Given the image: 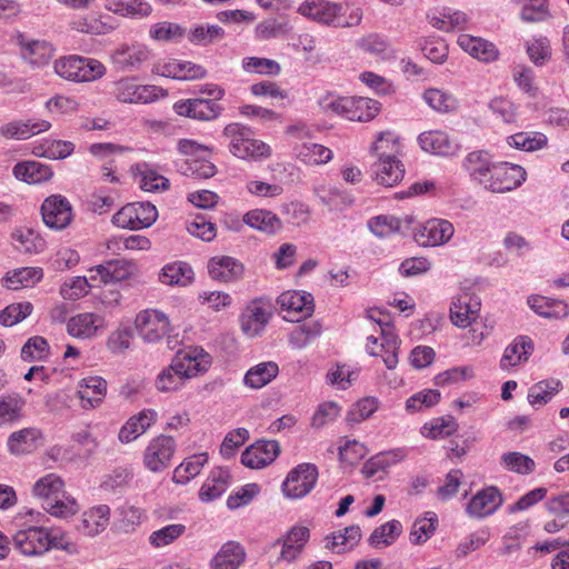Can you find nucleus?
Listing matches in <instances>:
<instances>
[{
	"label": "nucleus",
	"instance_id": "obj_32",
	"mask_svg": "<svg viewBox=\"0 0 569 569\" xmlns=\"http://www.w3.org/2000/svg\"><path fill=\"white\" fill-rule=\"evenodd\" d=\"M157 416L153 409H143L129 418L118 433L119 441L129 443L136 440L156 422Z\"/></svg>",
	"mask_w": 569,
	"mask_h": 569
},
{
	"label": "nucleus",
	"instance_id": "obj_27",
	"mask_svg": "<svg viewBox=\"0 0 569 569\" xmlns=\"http://www.w3.org/2000/svg\"><path fill=\"white\" fill-rule=\"evenodd\" d=\"M418 143L423 151L440 157H452L460 150V144L441 130H430L420 133L418 136Z\"/></svg>",
	"mask_w": 569,
	"mask_h": 569
},
{
	"label": "nucleus",
	"instance_id": "obj_22",
	"mask_svg": "<svg viewBox=\"0 0 569 569\" xmlns=\"http://www.w3.org/2000/svg\"><path fill=\"white\" fill-rule=\"evenodd\" d=\"M453 224L445 219H430L415 232V240L422 247H436L447 243L453 236Z\"/></svg>",
	"mask_w": 569,
	"mask_h": 569
},
{
	"label": "nucleus",
	"instance_id": "obj_40",
	"mask_svg": "<svg viewBox=\"0 0 569 569\" xmlns=\"http://www.w3.org/2000/svg\"><path fill=\"white\" fill-rule=\"evenodd\" d=\"M533 351V341L528 336H518L503 351L500 360L502 369L515 367L528 360Z\"/></svg>",
	"mask_w": 569,
	"mask_h": 569
},
{
	"label": "nucleus",
	"instance_id": "obj_9",
	"mask_svg": "<svg viewBox=\"0 0 569 569\" xmlns=\"http://www.w3.org/2000/svg\"><path fill=\"white\" fill-rule=\"evenodd\" d=\"M112 96L122 103H151L160 97L167 96V91L157 86L138 84L132 78H123L112 86Z\"/></svg>",
	"mask_w": 569,
	"mask_h": 569
},
{
	"label": "nucleus",
	"instance_id": "obj_18",
	"mask_svg": "<svg viewBox=\"0 0 569 569\" xmlns=\"http://www.w3.org/2000/svg\"><path fill=\"white\" fill-rule=\"evenodd\" d=\"M178 116L188 117L200 121H212L219 118L223 107L216 99L193 98L182 99L173 104Z\"/></svg>",
	"mask_w": 569,
	"mask_h": 569
},
{
	"label": "nucleus",
	"instance_id": "obj_52",
	"mask_svg": "<svg viewBox=\"0 0 569 569\" xmlns=\"http://www.w3.org/2000/svg\"><path fill=\"white\" fill-rule=\"evenodd\" d=\"M24 405V399L18 393L0 396V426L18 422Z\"/></svg>",
	"mask_w": 569,
	"mask_h": 569
},
{
	"label": "nucleus",
	"instance_id": "obj_59",
	"mask_svg": "<svg viewBox=\"0 0 569 569\" xmlns=\"http://www.w3.org/2000/svg\"><path fill=\"white\" fill-rule=\"evenodd\" d=\"M40 437L37 428H23L14 431L8 439V447L12 453H23L30 451L34 447V442Z\"/></svg>",
	"mask_w": 569,
	"mask_h": 569
},
{
	"label": "nucleus",
	"instance_id": "obj_37",
	"mask_svg": "<svg viewBox=\"0 0 569 569\" xmlns=\"http://www.w3.org/2000/svg\"><path fill=\"white\" fill-rule=\"evenodd\" d=\"M230 473L226 468H214L199 490L202 502H211L220 498L229 487Z\"/></svg>",
	"mask_w": 569,
	"mask_h": 569
},
{
	"label": "nucleus",
	"instance_id": "obj_7",
	"mask_svg": "<svg viewBox=\"0 0 569 569\" xmlns=\"http://www.w3.org/2000/svg\"><path fill=\"white\" fill-rule=\"evenodd\" d=\"M526 178L527 172L521 166L496 162L481 186L491 192L505 193L520 187Z\"/></svg>",
	"mask_w": 569,
	"mask_h": 569
},
{
	"label": "nucleus",
	"instance_id": "obj_60",
	"mask_svg": "<svg viewBox=\"0 0 569 569\" xmlns=\"http://www.w3.org/2000/svg\"><path fill=\"white\" fill-rule=\"evenodd\" d=\"M426 103L438 112H451L458 107L457 99L449 92L430 88L423 92Z\"/></svg>",
	"mask_w": 569,
	"mask_h": 569
},
{
	"label": "nucleus",
	"instance_id": "obj_26",
	"mask_svg": "<svg viewBox=\"0 0 569 569\" xmlns=\"http://www.w3.org/2000/svg\"><path fill=\"white\" fill-rule=\"evenodd\" d=\"M106 320L93 312L78 313L67 322L68 333L77 339H92L106 329Z\"/></svg>",
	"mask_w": 569,
	"mask_h": 569
},
{
	"label": "nucleus",
	"instance_id": "obj_57",
	"mask_svg": "<svg viewBox=\"0 0 569 569\" xmlns=\"http://www.w3.org/2000/svg\"><path fill=\"white\" fill-rule=\"evenodd\" d=\"M104 8L124 17H147L151 13V6L141 0H106Z\"/></svg>",
	"mask_w": 569,
	"mask_h": 569
},
{
	"label": "nucleus",
	"instance_id": "obj_36",
	"mask_svg": "<svg viewBox=\"0 0 569 569\" xmlns=\"http://www.w3.org/2000/svg\"><path fill=\"white\" fill-rule=\"evenodd\" d=\"M132 172L136 181L144 191L154 192L169 188V180L160 174L151 163L138 162L132 167Z\"/></svg>",
	"mask_w": 569,
	"mask_h": 569
},
{
	"label": "nucleus",
	"instance_id": "obj_3",
	"mask_svg": "<svg viewBox=\"0 0 569 569\" xmlns=\"http://www.w3.org/2000/svg\"><path fill=\"white\" fill-rule=\"evenodd\" d=\"M318 103L326 113L360 122L372 120L379 113L381 107L377 100L370 98L339 97L330 92L320 97Z\"/></svg>",
	"mask_w": 569,
	"mask_h": 569
},
{
	"label": "nucleus",
	"instance_id": "obj_53",
	"mask_svg": "<svg viewBox=\"0 0 569 569\" xmlns=\"http://www.w3.org/2000/svg\"><path fill=\"white\" fill-rule=\"evenodd\" d=\"M402 523L392 519L377 527L368 539V543L373 548L391 546L401 535Z\"/></svg>",
	"mask_w": 569,
	"mask_h": 569
},
{
	"label": "nucleus",
	"instance_id": "obj_55",
	"mask_svg": "<svg viewBox=\"0 0 569 569\" xmlns=\"http://www.w3.org/2000/svg\"><path fill=\"white\" fill-rule=\"evenodd\" d=\"M458 430V422L448 415L433 418L421 427V435L428 439H442L453 435Z\"/></svg>",
	"mask_w": 569,
	"mask_h": 569
},
{
	"label": "nucleus",
	"instance_id": "obj_1",
	"mask_svg": "<svg viewBox=\"0 0 569 569\" xmlns=\"http://www.w3.org/2000/svg\"><path fill=\"white\" fill-rule=\"evenodd\" d=\"M378 159L370 168L371 178L380 186L393 187L402 180L405 166L397 158L399 139L390 132H381L372 144Z\"/></svg>",
	"mask_w": 569,
	"mask_h": 569
},
{
	"label": "nucleus",
	"instance_id": "obj_54",
	"mask_svg": "<svg viewBox=\"0 0 569 569\" xmlns=\"http://www.w3.org/2000/svg\"><path fill=\"white\" fill-rule=\"evenodd\" d=\"M295 150L297 158L309 166L323 164L332 159V151L318 143L305 142Z\"/></svg>",
	"mask_w": 569,
	"mask_h": 569
},
{
	"label": "nucleus",
	"instance_id": "obj_44",
	"mask_svg": "<svg viewBox=\"0 0 569 569\" xmlns=\"http://www.w3.org/2000/svg\"><path fill=\"white\" fill-rule=\"evenodd\" d=\"M279 373L274 361H264L251 367L243 377V383L250 389H260L270 383Z\"/></svg>",
	"mask_w": 569,
	"mask_h": 569
},
{
	"label": "nucleus",
	"instance_id": "obj_4",
	"mask_svg": "<svg viewBox=\"0 0 569 569\" xmlns=\"http://www.w3.org/2000/svg\"><path fill=\"white\" fill-rule=\"evenodd\" d=\"M64 482L56 473H48L36 481L33 495L43 499V508L52 516L67 518L78 511L74 498L67 496Z\"/></svg>",
	"mask_w": 569,
	"mask_h": 569
},
{
	"label": "nucleus",
	"instance_id": "obj_61",
	"mask_svg": "<svg viewBox=\"0 0 569 569\" xmlns=\"http://www.w3.org/2000/svg\"><path fill=\"white\" fill-rule=\"evenodd\" d=\"M509 146L525 151H536L542 149L548 139L540 132H518L507 138Z\"/></svg>",
	"mask_w": 569,
	"mask_h": 569
},
{
	"label": "nucleus",
	"instance_id": "obj_12",
	"mask_svg": "<svg viewBox=\"0 0 569 569\" xmlns=\"http://www.w3.org/2000/svg\"><path fill=\"white\" fill-rule=\"evenodd\" d=\"M134 328L139 337L147 343H157L173 331L168 316L158 309L140 311L134 319Z\"/></svg>",
	"mask_w": 569,
	"mask_h": 569
},
{
	"label": "nucleus",
	"instance_id": "obj_25",
	"mask_svg": "<svg viewBox=\"0 0 569 569\" xmlns=\"http://www.w3.org/2000/svg\"><path fill=\"white\" fill-rule=\"evenodd\" d=\"M279 450L277 441L259 440L242 452L241 463L250 469H262L276 460Z\"/></svg>",
	"mask_w": 569,
	"mask_h": 569
},
{
	"label": "nucleus",
	"instance_id": "obj_47",
	"mask_svg": "<svg viewBox=\"0 0 569 569\" xmlns=\"http://www.w3.org/2000/svg\"><path fill=\"white\" fill-rule=\"evenodd\" d=\"M243 221L249 227L267 234H274L282 229V222L278 216L269 210L254 209L243 216Z\"/></svg>",
	"mask_w": 569,
	"mask_h": 569
},
{
	"label": "nucleus",
	"instance_id": "obj_63",
	"mask_svg": "<svg viewBox=\"0 0 569 569\" xmlns=\"http://www.w3.org/2000/svg\"><path fill=\"white\" fill-rule=\"evenodd\" d=\"M187 527L182 523L167 525L149 536V542L154 548H163L171 545L184 535Z\"/></svg>",
	"mask_w": 569,
	"mask_h": 569
},
{
	"label": "nucleus",
	"instance_id": "obj_48",
	"mask_svg": "<svg viewBox=\"0 0 569 569\" xmlns=\"http://www.w3.org/2000/svg\"><path fill=\"white\" fill-rule=\"evenodd\" d=\"M193 280L194 272L192 267L183 261L168 263L159 273V281L162 284H188Z\"/></svg>",
	"mask_w": 569,
	"mask_h": 569
},
{
	"label": "nucleus",
	"instance_id": "obj_45",
	"mask_svg": "<svg viewBox=\"0 0 569 569\" xmlns=\"http://www.w3.org/2000/svg\"><path fill=\"white\" fill-rule=\"evenodd\" d=\"M529 307L539 316L545 318H565L569 315L568 305L558 299L545 296H530Z\"/></svg>",
	"mask_w": 569,
	"mask_h": 569
},
{
	"label": "nucleus",
	"instance_id": "obj_5",
	"mask_svg": "<svg viewBox=\"0 0 569 569\" xmlns=\"http://www.w3.org/2000/svg\"><path fill=\"white\" fill-rule=\"evenodd\" d=\"M230 152L244 160H259L270 156V147L253 138L250 128L239 123H230L223 130Z\"/></svg>",
	"mask_w": 569,
	"mask_h": 569
},
{
	"label": "nucleus",
	"instance_id": "obj_19",
	"mask_svg": "<svg viewBox=\"0 0 569 569\" xmlns=\"http://www.w3.org/2000/svg\"><path fill=\"white\" fill-rule=\"evenodd\" d=\"M502 492L495 486H488L470 499L466 507V513L470 518L485 519L492 516L503 503Z\"/></svg>",
	"mask_w": 569,
	"mask_h": 569
},
{
	"label": "nucleus",
	"instance_id": "obj_28",
	"mask_svg": "<svg viewBox=\"0 0 569 569\" xmlns=\"http://www.w3.org/2000/svg\"><path fill=\"white\" fill-rule=\"evenodd\" d=\"M50 128L51 123L42 119L12 120L0 126V136L8 140H27Z\"/></svg>",
	"mask_w": 569,
	"mask_h": 569
},
{
	"label": "nucleus",
	"instance_id": "obj_16",
	"mask_svg": "<svg viewBox=\"0 0 569 569\" xmlns=\"http://www.w3.org/2000/svg\"><path fill=\"white\" fill-rule=\"evenodd\" d=\"M172 362L173 368H177L184 379H190L208 371L211 366V357L201 347H189L179 350Z\"/></svg>",
	"mask_w": 569,
	"mask_h": 569
},
{
	"label": "nucleus",
	"instance_id": "obj_15",
	"mask_svg": "<svg viewBox=\"0 0 569 569\" xmlns=\"http://www.w3.org/2000/svg\"><path fill=\"white\" fill-rule=\"evenodd\" d=\"M176 440L171 436L154 437L143 452L144 467L154 473L166 470L176 452Z\"/></svg>",
	"mask_w": 569,
	"mask_h": 569
},
{
	"label": "nucleus",
	"instance_id": "obj_41",
	"mask_svg": "<svg viewBox=\"0 0 569 569\" xmlns=\"http://www.w3.org/2000/svg\"><path fill=\"white\" fill-rule=\"evenodd\" d=\"M361 539V529L357 525L346 527L343 531L332 532L325 537V548L337 553L353 549Z\"/></svg>",
	"mask_w": 569,
	"mask_h": 569
},
{
	"label": "nucleus",
	"instance_id": "obj_64",
	"mask_svg": "<svg viewBox=\"0 0 569 569\" xmlns=\"http://www.w3.org/2000/svg\"><path fill=\"white\" fill-rule=\"evenodd\" d=\"M186 33V29L178 23L162 21L150 27L149 34L157 41H180Z\"/></svg>",
	"mask_w": 569,
	"mask_h": 569
},
{
	"label": "nucleus",
	"instance_id": "obj_23",
	"mask_svg": "<svg viewBox=\"0 0 569 569\" xmlns=\"http://www.w3.org/2000/svg\"><path fill=\"white\" fill-rule=\"evenodd\" d=\"M152 73L176 80H194L204 78L207 70L190 61L169 59L156 63Z\"/></svg>",
	"mask_w": 569,
	"mask_h": 569
},
{
	"label": "nucleus",
	"instance_id": "obj_20",
	"mask_svg": "<svg viewBox=\"0 0 569 569\" xmlns=\"http://www.w3.org/2000/svg\"><path fill=\"white\" fill-rule=\"evenodd\" d=\"M42 220L54 230L67 228L72 220V208L67 198L60 194L48 197L41 206Z\"/></svg>",
	"mask_w": 569,
	"mask_h": 569
},
{
	"label": "nucleus",
	"instance_id": "obj_8",
	"mask_svg": "<svg viewBox=\"0 0 569 569\" xmlns=\"http://www.w3.org/2000/svg\"><path fill=\"white\" fill-rule=\"evenodd\" d=\"M378 326L382 342L378 343L377 337L369 336L367 338L366 349L370 356H380L386 367L392 370L398 365L400 340L395 332L393 326L388 321L378 320Z\"/></svg>",
	"mask_w": 569,
	"mask_h": 569
},
{
	"label": "nucleus",
	"instance_id": "obj_38",
	"mask_svg": "<svg viewBox=\"0 0 569 569\" xmlns=\"http://www.w3.org/2000/svg\"><path fill=\"white\" fill-rule=\"evenodd\" d=\"M458 44L463 51L480 61L491 62L498 58V50L496 46L482 38L472 37L466 33L460 34L458 37Z\"/></svg>",
	"mask_w": 569,
	"mask_h": 569
},
{
	"label": "nucleus",
	"instance_id": "obj_56",
	"mask_svg": "<svg viewBox=\"0 0 569 569\" xmlns=\"http://www.w3.org/2000/svg\"><path fill=\"white\" fill-rule=\"evenodd\" d=\"M74 151V144L66 140H44L36 144L32 153L52 160H60L69 157Z\"/></svg>",
	"mask_w": 569,
	"mask_h": 569
},
{
	"label": "nucleus",
	"instance_id": "obj_35",
	"mask_svg": "<svg viewBox=\"0 0 569 569\" xmlns=\"http://www.w3.org/2000/svg\"><path fill=\"white\" fill-rule=\"evenodd\" d=\"M107 393V382L98 376L83 378L79 382L78 396L83 409L98 407Z\"/></svg>",
	"mask_w": 569,
	"mask_h": 569
},
{
	"label": "nucleus",
	"instance_id": "obj_29",
	"mask_svg": "<svg viewBox=\"0 0 569 569\" xmlns=\"http://www.w3.org/2000/svg\"><path fill=\"white\" fill-rule=\"evenodd\" d=\"M149 56L150 52L143 44L123 43L111 53V60L118 70L132 71L147 61Z\"/></svg>",
	"mask_w": 569,
	"mask_h": 569
},
{
	"label": "nucleus",
	"instance_id": "obj_62",
	"mask_svg": "<svg viewBox=\"0 0 569 569\" xmlns=\"http://www.w3.org/2000/svg\"><path fill=\"white\" fill-rule=\"evenodd\" d=\"M521 6L520 18L525 22H540L549 17L548 0H513Z\"/></svg>",
	"mask_w": 569,
	"mask_h": 569
},
{
	"label": "nucleus",
	"instance_id": "obj_50",
	"mask_svg": "<svg viewBox=\"0 0 569 569\" xmlns=\"http://www.w3.org/2000/svg\"><path fill=\"white\" fill-rule=\"evenodd\" d=\"M207 462L208 455L204 452L188 457L173 470L172 481L178 485L188 483L200 473Z\"/></svg>",
	"mask_w": 569,
	"mask_h": 569
},
{
	"label": "nucleus",
	"instance_id": "obj_14",
	"mask_svg": "<svg viewBox=\"0 0 569 569\" xmlns=\"http://www.w3.org/2000/svg\"><path fill=\"white\" fill-rule=\"evenodd\" d=\"M318 468L313 463H300L293 468L282 483L283 495L290 499L307 496L316 486Z\"/></svg>",
	"mask_w": 569,
	"mask_h": 569
},
{
	"label": "nucleus",
	"instance_id": "obj_49",
	"mask_svg": "<svg viewBox=\"0 0 569 569\" xmlns=\"http://www.w3.org/2000/svg\"><path fill=\"white\" fill-rule=\"evenodd\" d=\"M438 526V516L428 511L423 516L418 517L412 523L409 540L415 546L427 542L436 532Z\"/></svg>",
	"mask_w": 569,
	"mask_h": 569
},
{
	"label": "nucleus",
	"instance_id": "obj_42",
	"mask_svg": "<svg viewBox=\"0 0 569 569\" xmlns=\"http://www.w3.org/2000/svg\"><path fill=\"white\" fill-rule=\"evenodd\" d=\"M313 192L330 210H343L353 203L352 196L336 186L318 184L313 188Z\"/></svg>",
	"mask_w": 569,
	"mask_h": 569
},
{
	"label": "nucleus",
	"instance_id": "obj_13",
	"mask_svg": "<svg viewBox=\"0 0 569 569\" xmlns=\"http://www.w3.org/2000/svg\"><path fill=\"white\" fill-rule=\"evenodd\" d=\"M282 318L289 322H299L310 317L315 309L311 293L301 290H288L282 292L278 299Z\"/></svg>",
	"mask_w": 569,
	"mask_h": 569
},
{
	"label": "nucleus",
	"instance_id": "obj_58",
	"mask_svg": "<svg viewBox=\"0 0 569 569\" xmlns=\"http://www.w3.org/2000/svg\"><path fill=\"white\" fill-rule=\"evenodd\" d=\"M561 382L558 379H548L535 383L528 392V401L531 406H543L548 403L553 396L561 389Z\"/></svg>",
	"mask_w": 569,
	"mask_h": 569
},
{
	"label": "nucleus",
	"instance_id": "obj_33",
	"mask_svg": "<svg viewBox=\"0 0 569 569\" xmlns=\"http://www.w3.org/2000/svg\"><path fill=\"white\" fill-rule=\"evenodd\" d=\"M208 271L213 281L236 282L243 273V266L232 257H214L208 263Z\"/></svg>",
	"mask_w": 569,
	"mask_h": 569
},
{
	"label": "nucleus",
	"instance_id": "obj_24",
	"mask_svg": "<svg viewBox=\"0 0 569 569\" xmlns=\"http://www.w3.org/2000/svg\"><path fill=\"white\" fill-rule=\"evenodd\" d=\"M298 12L318 23L337 26V20L342 12V6L328 0H305L299 6Z\"/></svg>",
	"mask_w": 569,
	"mask_h": 569
},
{
	"label": "nucleus",
	"instance_id": "obj_34",
	"mask_svg": "<svg viewBox=\"0 0 569 569\" xmlns=\"http://www.w3.org/2000/svg\"><path fill=\"white\" fill-rule=\"evenodd\" d=\"M246 560V550L237 541L224 542L209 562L210 569H239Z\"/></svg>",
	"mask_w": 569,
	"mask_h": 569
},
{
	"label": "nucleus",
	"instance_id": "obj_39",
	"mask_svg": "<svg viewBox=\"0 0 569 569\" xmlns=\"http://www.w3.org/2000/svg\"><path fill=\"white\" fill-rule=\"evenodd\" d=\"M12 172L18 180L29 184L48 181L53 174L50 166L34 160L18 162Z\"/></svg>",
	"mask_w": 569,
	"mask_h": 569
},
{
	"label": "nucleus",
	"instance_id": "obj_21",
	"mask_svg": "<svg viewBox=\"0 0 569 569\" xmlns=\"http://www.w3.org/2000/svg\"><path fill=\"white\" fill-rule=\"evenodd\" d=\"M310 539V530L306 526H293L286 535L278 538L273 546H281L278 560L295 562L303 552L306 545Z\"/></svg>",
	"mask_w": 569,
	"mask_h": 569
},
{
	"label": "nucleus",
	"instance_id": "obj_30",
	"mask_svg": "<svg viewBox=\"0 0 569 569\" xmlns=\"http://www.w3.org/2000/svg\"><path fill=\"white\" fill-rule=\"evenodd\" d=\"M481 309L480 298L467 291L459 295L450 307V319L453 325L466 328L478 316Z\"/></svg>",
	"mask_w": 569,
	"mask_h": 569
},
{
	"label": "nucleus",
	"instance_id": "obj_6",
	"mask_svg": "<svg viewBox=\"0 0 569 569\" xmlns=\"http://www.w3.org/2000/svg\"><path fill=\"white\" fill-rule=\"evenodd\" d=\"M53 69L59 77L74 82L94 81L106 73L100 61L80 56L62 57L54 61Z\"/></svg>",
	"mask_w": 569,
	"mask_h": 569
},
{
	"label": "nucleus",
	"instance_id": "obj_46",
	"mask_svg": "<svg viewBox=\"0 0 569 569\" xmlns=\"http://www.w3.org/2000/svg\"><path fill=\"white\" fill-rule=\"evenodd\" d=\"M495 164L496 162H492L490 154L485 150L472 151L463 160V168L479 184L483 182Z\"/></svg>",
	"mask_w": 569,
	"mask_h": 569
},
{
	"label": "nucleus",
	"instance_id": "obj_51",
	"mask_svg": "<svg viewBox=\"0 0 569 569\" xmlns=\"http://www.w3.org/2000/svg\"><path fill=\"white\" fill-rule=\"evenodd\" d=\"M17 249L24 253H40L47 247L46 240L34 230L28 228L17 229L12 232Z\"/></svg>",
	"mask_w": 569,
	"mask_h": 569
},
{
	"label": "nucleus",
	"instance_id": "obj_2",
	"mask_svg": "<svg viewBox=\"0 0 569 569\" xmlns=\"http://www.w3.org/2000/svg\"><path fill=\"white\" fill-rule=\"evenodd\" d=\"M14 548L24 556H40L50 549L69 551L72 543L67 535L58 528L47 529L31 526L21 529L12 537Z\"/></svg>",
	"mask_w": 569,
	"mask_h": 569
},
{
	"label": "nucleus",
	"instance_id": "obj_43",
	"mask_svg": "<svg viewBox=\"0 0 569 569\" xmlns=\"http://www.w3.org/2000/svg\"><path fill=\"white\" fill-rule=\"evenodd\" d=\"M110 508L107 505H99L84 511L79 529L90 537L103 531L109 525Z\"/></svg>",
	"mask_w": 569,
	"mask_h": 569
},
{
	"label": "nucleus",
	"instance_id": "obj_17",
	"mask_svg": "<svg viewBox=\"0 0 569 569\" xmlns=\"http://www.w3.org/2000/svg\"><path fill=\"white\" fill-rule=\"evenodd\" d=\"M89 276L77 277L71 284H89V281L100 280L103 284L121 282L132 273V264L123 260H110L88 270Z\"/></svg>",
	"mask_w": 569,
	"mask_h": 569
},
{
	"label": "nucleus",
	"instance_id": "obj_11",
	"mask_svg": "<svg viewBox=\"0 0 569 569\" xmlns=\"http://www.w3.org/2000/svg\"><path fill=\"white\" fill-rule=\"evenodd\" d=\"M273 312L274 306L269 299L259 298L250 301L240 315L242 332L249 338L261 336Z\"/></svg>",
	"mask_w": 569,
	"mask_h": 569
},
{
	"label": "nucleus",
	"instance_id": "obj_10",
	"mask_svg": "<svg viewBox=\"0 0 569 569\" xmlns=\"http://www.w3.org/2000/svg\"><path fill=\"white\" fill-rule=\"evenodd\" d=\"M157 218L158 210L152 203L132 202L118 210L112 217V222L119 228L139 230L152 226Z\"/></svg>",
	"mask_w": 569,
	"mask_h": 569
},
{
	"label": "nucleus",
	"instance_id": "obj_31",
	"mask_svg": "<svg viewBox=\"0 0 569 569\" xmlns=\"http://www.w3.org/2000/svg\"><path fill=\"white\" fill-rule=\"evenodd\" d=\"M19 46L22 59L32 67L46 66L53 56V47L44 40H31L19 36Z\"/></svg>",
	"mask_w": 569,
	"mask_h": 569
}]
</instances>
